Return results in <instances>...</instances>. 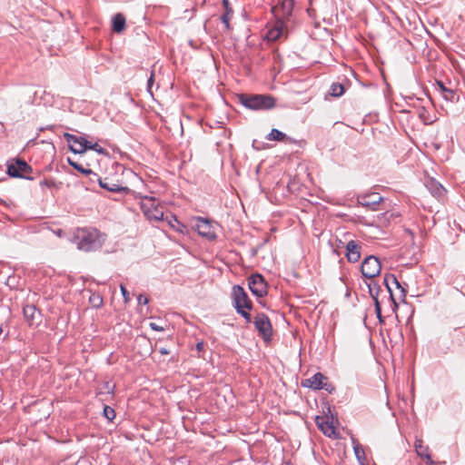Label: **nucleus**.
Masks as SVG:
<instances>
[{"mask_svg":"<svg viewBox=\"0 0 465 465\" xmlns=\"http://www.w3.org/2000/svg\"><path fill=\"white\" fill-rule=\"evenodd\" d=\"M158 351L162 355H168V354H170V351L167 348H165V347L159 348Z\"/></svg>","mask_w":465,"mask_h":465,"instance_id":"obj_45","label":"nucleus"},{"mask_svg":"<svg viewBox=\"0 0 465 465\" xmlns=\"http://www.w3.org/2000/svg\"><path fill=\"white\" fill-rule=\"evenodd\" d=\"M285 465H292V463L288 461V462H285Z\"/></svg>","mask_w":465,"mask_h":465,"instance_id":"obj_49","label":"nucleus"},{"mask_svg":"<svg viewBox=\"0 0 465 465\" xmlns=\"http://www.w3.org/2000/svg\"><path fill=\"white\" fill-rule=\"evenodd\" d=\"M232 306L236 312L244 318L248 322L252 321L249 311L252 308V303L244 289L240 285H234L232 290Z\"/></svg>","mask_w":465,"mask_h":465,"instance_id":"obj_2","label":"nucleus"},{"mask_svg":"<svg viewBox=\"0 0 465 465\" xmlns=\"http://www.w3.org/2000/svg\"><path fill=\"white\" fill-rule=\"evenodd\" d=\"M254 326L258 331V334L262 336V317L257 315L254 320Z\"/></svg>","mask_w":465,"mask_h":465,"instance_id":"obj_36","label":"nucleus"},{"mask_svg":"<svg viewBox=\"0 0 465 465\" xmlns=\"http://www.w3.org/2000/svg\"><path fill=\"white\" fill-rule=\"evenodd\" d=\"M261 169H262V162H260V163L257 164L256 168H255V172H256V173H257V174L260 173V170H261Z\"/></svg>","mask_w":465,"mask_h":465,"instance_id":"obj_47","label":"nucleus"},{"mask_svg":"<svg viewBox=\"0 0 465 465\" xmlns=\"http://www.w3.org/2000/svg\"><path fill=\"white\" fill-rule=\"evenodd\" d=\"M284 25L281 20L275 21L274 25L268 29V32L265 35L266 39L269 42H273L278 40L283 35Z\"/></svg>","mask_w":465,"mask_h":465,"instance_id":"obj_14","label":"nucleus"},{"mask_svg":"<svg viewBox=\"0 0 465 465\" xmlns=\"http://www.w3.org/2000/svg\"><path fill=\"white\" fill-rule=\"evenodd\" d=\"M103 416L108 420L112 421L115 418V411L108 405H104Z\"/></svg>","mask_w":465,"mask_h":465,"instance_id":"obj_29","label":"nucleus"},{"mask_svg":"<svg viewBox=\"0 0 465 465\" xmlns=\"http://www.w3.org/2000/svg\"><path fill=\"white\" fill-rule=\"evenodd\" d=\"M149 326L153 331H164V328L163 326H160L155 322H150Z\"/></svg>","mask_w":465,"mask_h":465,"instance_id":"obj_41","label":"nucleus"},{"mask_svg":"<svg viewBox=\"0 0 465 465\" xmlns=\"http://www.w3.org/2000/svg\"><path fill=\"white\" fill-rule=\"evenodd\" d=\"M53 128V125H50L48 127H45V128H41V130H44V129H52Z\"/></svg>","mask_w":465,"mask_h":465,"instance_id":"obj_48","label":"nucleus"},{"mask_svg":"<svg viewBox=\"0 0 465 465\" xmlns=\"http://www.w3.org/2000/svg\"><path fill=\"white\" fill-rule=\"evenodd\" d=\"M104 390L106 391V394L110 395L111 397L114 396L115 391V384L112 383L109 381H106L103 383V388L96 391V396L104 395Z\"/></svg>","mask_w":465,"mask_h":465,"instance_id":"obj_23","label":"nucleus"},{"mask_svg":"<svg viewBox=\"0 0 465 465\" xmlns=\"http://www.w3.org/2000/svg\"><path fill=\"white\" fill-rule=\"evenodd\" d=\"M266 138L270 141L282 142L285 140L286 134L277 129H272Z\"/></svg>","mask_w":465,"mask_h":465,"instance_id":"obj_25","label":"nucleus"},{"mask_svg":"<svg viewBox=\"0 0 465 465\" xmlns=\"http://www.w3.org/2000/svg\"><path fill=\"white\" fill-rule=\"evenodd\" d=\"M137 302L140 305H146L148 302H149V300L146 296L143 295V294H140L138 297H137Z\"/></svg>","mask_w":465,"mask_h":465,"instance_id":"obj_40","label":"nucleus"},{"mask_svg":"<svg viewBox=\"0 0 465 465\" xmlns=\"http://www.w3.org/2000/svg\"><path fill=\"white\" fill-rule=\"evenodd\" d=\"M153 76H154L153 72H152L150 77L147 80V90L151 94H152L151 89H152V86H153Z\"/></svg>","mask_w":465,"mask_h":465,"instance_id":"obj_42","label":"nucleus"},{"mask_svg":"<svg viewBox=\"0 0 465 465\" xmlns=\"http://www.w3.org/2000/svg\"><path fill=\"white\" fill-rule=\"evenodd\" d=\"M293 8V0H276L272 5L271 11L275 17L276 21L288 18Z\"/></svg>","mask_w":465,"mask_h":465,"instance_id":"obj_4","label":"nucleus"},{"mask_svg":"<svg viewBox=\"0 0 465 465\" xmlns=\"http://www.w3.org/2000/svg\"><path fill=\"white\" fill-rule=\"evenodd\" d=\"M361 245L355 241H350L346 245V256L349 262H356L361 258Z\"/></svg>","mask_w":465,"mask_h":465,"instance_id":"obj_13","label":"nucleus"},{"mask_svg":"<svg viewBox=\"0 0 465 465\" xmlns=\"http://www.w3.org/2000/svg\"><path fill=\"white\" fill-rule=\"evenodd\" d=\"M361 269L364 277L372 279L381 273V265L377 257L370 255L364 259Z\"/></svg>","mask_w":465,"mask_h":465,"instance_id":"obj_5","label":"nucleus"},{"mask_svg":"<svg viewBox=\"0 0 465 465\" xmlns=\"http://www.w3.org/2000/svg\"><path fill=\"white\" fill-rule=\"evenodd\" d=\"M252 145L256 151H260L262 149V144L258 140H253Z\"/></svg>","mask_w":465,"mask_h":465,"instance_id":"obj_43","label":"nucleus"},{"mask_svg":"<svg viewBox=\"0 0 465 465\" xmlns=\"http://www.w3.org/2000/svg\"><path fill=\"white\" fill-rule=\"evenodd\" d=\"M105 241L106 234L92 227L77 228L72 238L77 249L85 252L100 250Z\"/></svg>","mask_w":465,"mask_h":465,"instance_id":"obj_1","label":"nucleus"},{"mask_svg":"<svg viewBox=\"0 0 465 465\" xmlns=\"http://www.w3.org/2000/svg\"><path fill=\"white\" fill-rule=\"evenodd\" d=\"M23 313H24L25 319L30 325L39 324L40 318H41V312H40V311L37 310L35 305L26 304L23 308Z\"/></svg>","mask_w":465,"mask_h":465,"instance_id":"obj_11","label":"nucleus"},{"mask_svg":"<svg viewBox=\"0 0 465 465\" xmlns=\"http://www.w3.org/2000/svg\"><path fill=\"white\" fill-rule=\"evenodd\" d=\"M126 20L123 14L117 13L112 18V30L115 33H122L125 29Z\"/></svg>","mask_w":465,"mask_h":465,"instance_id":"obj_18","label":"nucleus"},{"mask_svg":"<svg viewBox=\"0 0 465 465\" xmlns=\"http://www.w3.org/2000/svg\"><path fill=\"white\" fill-rule=\"evenodd\" d=\"M249 289L257 297L259 303H262V273H254L249 278Z\"/></svg>","mask_w":465,"mask_h":465,"instance_id":"obj_12","label":"nucleus"},{"mask_svg":"<svg viewBox=\"0 0 465 465\" xmlns=\"http://www.w3.org/2000/svg\"><path fill=\"white\" fill-rule=\"evenodd\" d=\"M87 150H93L99 154H106V150L104 147L100 146L97 143H92L90 142H87L86 151Z\"/></svg>","mask_w":465,"mask_h":465,"instance_id":"obj_28","label":"nucleus"},{"mask_svg":"<svg viewBox=\"0 0 465 465\" xmlns=\"http://www.w3.org/2000/svg\"><path fill=\"white\" fill-rule=\"evenodd\" d=\"M344 93V87L342 84L335 83L331 86L330 94L331 96L339 97Z\"/></svg>","mask_w":465,"mask_h":465,"instance_id":"obj_27","label":"nucleus"},{"mask_svg":"<svg viewBox=\"0 0 465 465\" xmlns=\"http://www.w3.org/2000/svg\"><path fill=\"white\" fill-rule=\"evenodd\" d=\"M98 183L101 188L107 190L111 193H118L124 195H127L131 192V189L128 188L127 186H122L113 182H110L107 178H98Z\"/></svg>","mask_w":465,"mask_h":465,"instance_id":"obj_10","label":"nucleus"},{"mask_svg":"<svg viewBox=\"0 0 465 465\" xmlns=\"http://www.w3.org/2000/svg\"><path fill=\"white\" fill-rule=\"evenodd\" d=\"M64 138L68 143L69 150L77 154L86 152L87 140L84 136H77L69 133L64 134Z\"/></svg>","mask_w":465,"mask_h":465,"instance_id":"obj_6","label":"nucleus"},{"mask_svg":"<svg viewBox=\"0 0 465 465\" xmlns=\"http://www.w3.org/2000/svg\"><path fill=\"white\" fill-rule=\"evenodd\" d=\"M326 378L322 373L318 372L311 378L304 380L302 382V385L303 387L312 388L313 390H319L323 388V381Z\"/></svg>","mask_w":465,"mask_h":465,"instance_id":"obj_17","label":"nucleus"},{"mask_svg":"<svg viewBox=\"0 0 465 465\" xmlns=\"http://www.w3.org/2000/svg\"><path fill=\"white\" fill-rule=\"evenodd\" d=\"M195 349L198 352H201L203 351L204 349V342L202 341H198L196 343V346H195Z\"/></svg>","mask_w":465,"mask_h":465,"instance_id":"obj_44","label":"nucleus"},{"mask_svg":"<svg viewBox=\"0 0 465 465\" xmlns=\"http://www.w3.org/2000/svg\"><path fill=\"white\" fill-rule=\"evenodd\" d=\"M142 209L143 211L144 215L150 220V221H162L163 220V213L157 209H149L145 208V205H142Z\"/></svg>","mask_w":465,"mask_h":465,"instance_id":"obj_21","label":"nucleus"},{"mask_svg":"<svg viewBox=\"0 0 465 465\" xmlns=\"http://www.w3.org/2000/svg\"><path fill=\"white\" fill-rule=\"evenodd\" d=\"M277 334L273 331L271 322L263 316V342L272 345L274 343Z\"/></svg>","mask_w":465,"mask_h":465,"instance_id":"obj_15","label":"nucleus"},{"mask_svg":"<svg viewBox=\"0 0 465 465\" xmlns=\"http://www.w3.org/2000/svg\"><path fill=\"white\" fill-rule=\"evenodd\" d=\"M438 86L440 90L441 94L443 95L444 99L447 101H452L454 98V93L452 90L448 89L444 86V84L441 82H438Z\"/></svg>","mask_w":465,"mask_h":465,"instance_id":"obj_26","label":"nucleus"},{"mask_svg":"<svg viewBox=\"0 0 465 465\" xmlns=\"http://www.w3.org/2000/svg\"><path fill=\"white\" fill-rule=\"evenodd\" d=\"M32 172V166L21 158H16L14 163H6V173L13 178L33 180V177L28 175Z\"/></svg>","mask_w":465,"mask_h":465,"instance_id":"obj_3","label":"nucleus"},{"mask_svg":"<svg viewBox=\"0 0 465 465\" xmlns=\"http://www.w3.org/2000/svg\"><path fill=\"white\" fill-rule=\"evenodd\" d=\"M232 14L230 13H223L221 16V21L224 25L225 28L227 30L230 29V19L232 17Z\"/></svg>","mask_w":465,"mask_h":465,"instance_id":"obj_33","label":"nucleus"},{"mask_svg":"<svg viewBox=\"0 0 465 465\" xmlns=\"http://www.w3.org/2000/svg\"><path fill=\"white\" fill-rule=\"evenodd\" d=\"M416 448H417V452H418V454H419L420 457L424 458V459L426 460V462H427L428 464H432V463H433V461H432V460H431L430 455L427 453V450H418V447H417V446H416Z\"/></svg>","mask_w":465,"mask_h":465,"instance_id":"obj_35","label":"nucleus"},{"mask_svg":"<svg viewBox=\"0 0 465 465\" xmlns=\"http://www.w3.org/2000/svg\"><path fill=\"white\" fill-rule=\"evenodd\" d=\"M238 100L247 109H262V94H241L238 95Z\"/></svg>","mask_w":465,"mask_h":465,"instance_id":"obj_9","label":"nucleus"},{"mask_svg":"<svg viewBox=\"0 0 465 465\" xmlns=\"http://www.w3.org/2000/svg\"><path fill=\"white\" fill-rule=\"evenodd\" d=\"M67 163L70 166H72L74 169L77 170L81 173L84 174H94L96 175V173H93V171L89 168H84L82 164L73 161L71 158H67Z\"/></svg>","mask_w":465,"mask_h":465,"instance_id":"obj_24","label":"nucleus"},{"mask_svg":"<svg viewBox=\"0 0 465 465\" xmlns=\"http://www.w3.org/2000/svg\"><path fill=\"white\" fill-rule=\"evenodd\" d=\"M370 294L372 297V299L374 301V303H375V312H376L377 317L379 318L380 322H382V320H381V305H380L379 300L377 298V293L374 295L373 292H372V289L371 287H370Z\"/></svg>","mask_w":465,"mask_h":465,"instance_id":"obj_30","label":"nucleus"},{"mask_svg":"<svg viewBox=\"0 0 465 465\" xmlns=\"http://www.w3.org/2000/svg\"><path fill=\"white\" fill-rule=\"evenodd\" d=\"M382 201V197L378 193H371L366 195H362L360 198V203L361 205L375 209V206L379 204Z\"/></svg>","mask_w":465,"mask_h":465,"instance_id":"obj_16","label":"nucleus"},{"mask_svg":"<svg viewBox=\"0 0 465 465\" xmlns=\"http://www.w3.org/2000/svg\"><path fill=\"white\" fill-rule=\"evenodd\" d=\"M315 422L320 430L327 437L339 439L340 433L333 425L332 420L327 416H317Z\"/></svg>","mask_w":465,"mask_h":465,"instance_id":"obj_7","label":"nucleus"},{"mask_svg":"<svg viewBox=\"0 0 465 465\" xmlns=\"http://www.w3.org/2000/svg\"><path fill=\"white\" fill-rule=\"evenodd\" d=\"M171 465H190V460L187 457L182 456L177 459L171 460Z\"/></svg>","mask_w":465,"mask_h":465,"instance_id":"obj_32","label":"nucleus"},{"mask_svg":"<svg viewBox=\"0 0 465 465\" xmlns=\"http://www.w3.org/2000/svg\"><path fill=\"white\" fill-rule=\"evenodd\" d=\"M120 290H121V293L123 295L124 303H128L131 300L129 292L127 291V289L125 288V286L124 284H120Z\"/></svg>","mask_w":465,"mask_h":465,"instance_id":"obj_34","label":"nucleus"},{"mask_svg":"<svg viewBox=\"0 0 465 465\" xmlns=\"http://www.w3.org/2000/svg\"><path fill=\"white\" fill-rule=\"evenodd\" d=\"M195 229L200 235L207 238L208 240H213L216 238V232L213 224L205 218H197Z\"/></svg>","mask_w":465,"mask_h":465,"instance_id":"obj_8","label":"nucleus"},{"mask_svg":"<svg viewBox=\"0 0 465 465\" xmlns=\"http://www.w3.org/2000/svg\"><path fill=\"white\" fill-rule=\"evenodd\" d=\"M165 219H166L168 224L170 225V227L172 229H173L174 231L181 232V233H184L187 232L186 225H184L183 223H181L177 219L176 215L170 213V214L166 215Z\"/></svg>","mask_w":465,"mask_h":465,"instance_id":"obj_19","label":"nucleus"},{"mask_svg":"<svg viewBox=\"0 0 465 465\" xmlns=\"http://www.w3.org/2000/svg\"><path fill=\"white\" fill-rule=\"evenodd\" d=\"M91 302H93V305L95 308H99L102 305V303H103V299H102V297L100 295H97L94 299H91Z\"/></svg>","mask_w":465,"mask_h":465,"instance_id":"obj_37","label":"nucleus"},{"mask_svg":"<svg viewBox=\"0 0 465 465\" xmlns=\"http://www.w3.org/2000/svg\"><path fill=\"white\" fill-rule=\"evenodd\" d=\"M223 9H224L223 13H227V12L230 14L233 13L232 8L231 7V5L229 4V0H223Z\"/></svg>","mask_w":465,"mask_h":465,"instance_id":"obj_39","label":"nucleus"},{"mask_svg":"<svg viewBox=\"0 0 465 465\" xmlns=\"http://www.w3.org/2000/svg\"><path fill=\"white\" fill-rule=\"evenodd\" d=\"M263 109H270L275 105V100L271 95H263L262 100Z\"/></svg>","mask_w":465,"mask_h":465,"instance_id":"obj_31","label":"nucleus"},{"mask_svg":"<svg viewBox=\"0 0 465 465\" xmlns=\"http://www.w3.org/2000/svg\"><path fill=\"white\" fill-rule=\"evenodd\" d=\"M370 287L372 289V292L374 295L376 294V292H377V295L379 294L380 288L378 285H374V287H371V285L369 284V288Z\"/></svg>","mask_w":465,"mask_h":465,"instance_id":"obj_46","label":"nucleus"},{"mask_svg":"<svg viewBox=\"0 0 465 465\" xmlns=\"http://www.w3.org/2000/svg\"><path fill=\"white\" fill-rule=\"evenodd\" d=\"M384 284L386 285L388 291L391 293V296L392 297V286H395L397 289L401 290L402 295H405V291L403 288H401L400 282H398L397 278L393 274H386L384 277Z\"/></svg>","mask_w":465,"mask_h":465,"instance_id":"obj_20","label":"nucleus"},{"mask_svg":"<svg viewBox=\"0 0 465 465\" xmlns=\"http://www.w3.org/2000/svg\"><path fill=\"white\" fill-rule=\"evenodd\" d=\"M398 215H395L393 213L391 212H385V213H380L376 216V222L378 223L379 226H381V227H386L389 225L391 220L392 218H395L397 217Z\"/></svg>","mask_w":465,"mask_h":465,"instance_id":"obj_22","label":"nucleus"},{"mask_svg":"<svg viewBox=\"0 0 465 465\" xmlns=\"http://www.w3.org/2000/svg\"><path fill=\"white\" fill-rule=\"evenodd\" d=\"M40 186L43 187H52L54 186V183L52 180L44 179L40 182Z\"/></svg>","mask_w":465,"mask_h":465,"instance_id":"obj_38","label":"nucleus"}]
</instances>
